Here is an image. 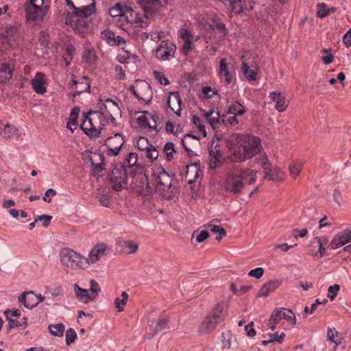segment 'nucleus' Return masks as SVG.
Instances as JSON below:
<instances>
[{"label": "nucleus", "instance_id": "nucleus-29", "mask_svg": "<svg viewBox=\"0 0 351 351\" xmlns=\"http://www.w3.org/2000/svg\"><path fill=\"white\" fill-rule=\"evenodd\" d=\"M169 322V320L167 317L159 319L158 320L155 322L152 321V323L149 324V330L152 332L149 333V337L152 338L156 334L165 329L167 327Z\"/></svg>", "mask_w": 351, "mask_h": 351}, {"label": "nucleus", "instance_id": "nucleus-1", "mask_svg": "<svg viewBox=\"0 0 351 351\" xmlns=\"http://www.w3.org/2000/svg\"><path fill=\"white\" fill-rule=\"evenodd\" d=\"M226 147L230 151V158L234 162L250 159L262 149L260 138L253 135L232 134L226 140Z\"/></svg>", "mask_w": 351, "mask_h": 351}, {"label": "nucleus", "instance_id": "nucleus-16", "mask_svg": "<svg viewBox=\"0 0 351 351\" xmlns=\"http://www.w3.org/2000/svg\"><path fill=\"white\" fill-rule=\"evenodd\" d=\"M101 38L111 47H122L125 44V38L110 29H105L101 33Z\"/></svg>", "mask_w": 351, "mask_h": 351}, {"label": "nucleus", "instance_id": "nucleus-21", "mask_svg": "<svg viewBox=\"0 0 351 351\" xmlns=\"http://www.w3.org/2000/svg\"><path fill=\"white\" fill-rule=\"evenodd\" d=\"M167 104L171 111L179 117L181 116L182 99L178 92L169 93L167 97Z\"/></svg>", "mask_w": 351, "mask_h": 351}, {"label": "nucleus", "instance_id": "nucleus-11", "mask_svg": "<svg viewBox=\"0 0 351 351\" xmlns=\"http://www.w3.org/2000/svg\"><path fill=\"white\" fill-rule=\"evenodd\" d=\"M169 3V0H138V3L144 11V21L149 23V20L152 18L161 8L165 7Z\"/></svg>", "mask_w": 351, "mask_h": 351}, {"label": "nucleus", "instance_id": "nucleus-8", "mask_svg": "<svg viewBox=\"0 0 351 351\" xmlns=\"http://www.w3.org/2000/svg\"><path fill=\"white\" fill-rule=\"evenodd\" d=\"M117 25L122 29L131 27L135 32H138L141 29L145 28L149 23L144 21L142 16L133 10L130 7L126 8L125 12L118 17Z\"/></svg>", "mask_w": 351, "mask_h": 351}, {"label": "nucleus", "instance_id": "nucleus-37", "mask_svg": "<svg viewBox=\"0 0 351 351\" xmlns=\"http://www.w3.org/2000/svg\"><path fill=\"white\" fill-rule=\"evenodd\" d=\"M121 252L125 254H130L135 253L138 247V244L134 243L132 241H123L121 243Z\"/></svg>", "mask_w": 351, "mask_h": 351}, {"label": "nucleus", "instance_id": "nucleus-26", "mask_svg": "<svg viewBox=\"0 0 351 351\" xmlns=\"http://www.w3.org/2000/svg\"><path fill=\"white\" fill-rule=\"evenodd\" d=\"M134 95L139 99L144 101H149L151 99L152 89L149 84L144 82L141 86H137L133 91Z\"/></svg>", "mask_w": 351, "mask_h": 351}, {"label": "nucleus", "instance_id": "nucleus-42", "mask_svg": "<svg viewBox=\"0 0 351 351\" xmlns=\"http://www.w3.org/2000/svg\"><path fill=\"white\" fill-rule=\"evenodd\" d=\"M126 8L128 7L117 3L109 9V14L112 18L119 17L125 12Z\"/></svg>", "mask_w": 351, "mask_h": 351}, {"label": "nucleus", "instance_id": "nucleus-57", "mask_svg": "<svg viewBox=\"0 0 351 351\" xmlns=\"http://www.w3.org/2000/svg\"><path fill=\"white\" fill-rule=\"evenodd\" d=\"M77 337V334L74 329L69 328L66 331V343L67 345L74 342Z\"/></svg>", "mask_w": 351, "mask_h": 351}, {"label": "nucleus", "instance_id": "nucleus-10", "mask_svg": "<svg viewBox=\"0 0 351 351\" xmlns=\"http://www.w3.org/2000/svg\"><path fill=\"white\" fill-rule=\"evenodd\" d=\"M220 82L226 86L236 81V69L233 63L228 62L226 58H221L217 70Z\"/></svg>", "mask_w": 351, "mask_h": 351}, {"label": "nucleus", "instance_id": "nucleus-5", "mask_svg": "<svg viewBox=\"0 0 351 351\" xmlns=\"http://www.w3.org/2000/svg\"><path fill=\"white\" fill-rule=\"evenodd\" d=\"M152 178L157 191L164 198L171 199L174 197L176 188L172 185V176L163 167L156 168L153 171Z\"/></svg>", "mask_w": 351, "mask_h": 351}, {"label": "nucleus", "instance_id": "nucleus-40", "mask_svg": "<svg viewBox=\"0 0 351 351\" xmlns=\"http://www.w3.org/2000/svg\"><path fill=\"white\" fill-rule=\"evenodd\" d=\"M245 112L244 107L238 101H234L230 104L228 113L234 115H243Z\"/></svg>", "mask_w": 351, "mask_h": 351}, {"label": "nucleus", "instance_id": "nucleus-7", "mask_svg": "<svg viewBox=\"0 0 351 351\" xmlns=\"http://www.w3.org/2000/svg\"><path fill=\"white\" fill-rule=\"evenodd\" d=\"M23 8L27 21L39 23L46 16L49 4L47 0H27Z\"/></svg>", "mask_w": 351, "mask_h": 351}, {"label": "nucleus", "instance_id": "nucleus-41", "mask_svg": "<svg viewBox=\"0 0 351 351\" xmlns=\"http://www.w3.org/2000/svg\"><path fill=\"white\" fill-rule=\"evenodd\" d=\"M75 49L71 45H66L65 51L63 53V60L65 62V66H69L73 60Z\"/></svg>", "mask_w": 351, "mask_h": 351}, {"label": "nucleus", "instance_id": "nucleus-6", "mask_svg": "<svg viewBox=\"0 0 351 351\" xmlns=\"http://www.w3.org/2000/svg\"><path fill=\"white\" fill-rule=\"evenodd\" d=\"M226 315V305L225 302H220L217 303L210 314L202 322L199 332L202 335L210 333L219 323L224 320Z\"/></svg>", "mask_w": 351, "mask_h": 351}, {"label": "nucleus", "instance_id": "nucleus-63", "mask_svg": "<svg viewBox=\"0 0 351 351\" xmlns=\"http://www.w3.org/2000/svg\"><path fill=\"white\" fill-rule=\"evenodd\" d=\"M324 53H327L326 55L322 56V60L325 64H330L334 60L332 54L328 53L327 49H324L322 51Z\"/></svg>", "mask_w": 351, "mask_h": 351}, {"label": "nucleus", "instance_id": "nucleus-55", "mask_svg": "<svg viewBox=\"0 0 351 351\" xmlns=\"http://www.w3.org/2000/svg\"><path fill=\"white\" fill-rule=\"evenodd\" d=\"M329 14V10L326 4L319 3L317 5V16L319 18H324Z\"/></svg>", "mask_w": 351, "mask_h": 351}, {"label": "nucleus", "instance_id": "nucleus-23", "mask_svg": "<svg viewBox=\"0 0 351 351\" xmlns=\"http://www.w3.org/2000/svg\"><path fill=\"white\" fill-rule=\"evenodd\" d=\"M47 80L45 74L42 73H36L34 77L31 81V84L34 90L40 95H43L47 92L45 84Z\"/></svg>", "mask_w": 351, "mask_h": 351}, {"label": "nucleus", "instance_id": "nucleus-49", "mask_svg": "<svg viewBox=\"0 0 351 351\" xmlns=\"http://www.w3.org/2000/svg\"><path fill=\"white\" fill-rule=\"evenodd\" d=\"M209 237V233L207 230H202L201 231L195 230L192 234V239L195 238L198 243H202Z\"/></svg>", "mask_w": 351, "mask_h": 351}, {"label": "nucleus", "instance_id": "nucleus-9", "mask_svg": "<svg viewBox=\"0 0 351 351\" xmlns=\"http://www.w3.org/2000/svg\"><path fill=\"white\" fill-rule=\"evenodd\" d=\"M62 265L71 269H84L88 267L86 258L69 248H63L60 252Z\"/></svg>", "mask_w": 351, "mask_h": 351}, {"label": "nucleus", "instance_id": "nucleus-59", "mask_svg": "<svg viewBox=\"0 0 351 351\" xmlns=\"http://www.w3.org/2000/svg\"><path fill=\"white\" fill-rule=\"evenodd\" d=\"M154 75L158 80L161 84L168 85L169 82L168 79L165 76L164 73L160 71H154Z\"/></svg>", "mask_w": 351, "mask_h": 351}, {"label": "nucleus", "instance_id": "nucleus-64", "mask_svg": "<svg viewBox=\"0 0 351 351\" xmlns=\"http://www.w3.org/2000/svg\"><path fill=\"white\" fill-rule=\"evenodd\" d=\"M343 42L346 47H350L351 46V28L343 36Z\"/></svg>", "mask_w": 351, "mask_h": 351}, {"label": "nucleus", "instance_id": "nucleus-43", "mask_svg": "<svg viewBox=\"0 0 351 351\" xmlns=\"http://www.w3.org/2000/svg\"><path fill=\"white\" fill-rule=\"evenodd\" d=\"M163 152L165 154V158L168 161H171L174 158V154L176 153L174 144L171 142L167 143L163 148Z\"/></svg>", "mask_w": 351, "mask_h": 351}, {"label": "nucleus", "instance_id": "nucleus-54", "mask_svg": "<svg viewBox=\"0 0 351 351\" xmlns=\"http://www.w3.org/2000/svg\"><path fill=\"white\" fill-rule=\"evenodd\" d=\"M210 230L215 233H219V235L216 237L217 240H220L223 237L226 235L225 230L219 226L217 225H209Z\"/></svg>", "mask_w": 351, "mask_h": 351}, {"label": "nucleus", "instance_id": "nucleus-62", "mask_svg": "<svg viewBox=\"0 0 351 351\" xmlns=\"http://www.w3.org/2000/svg\"><path fill=\"white\" fill-rule=\"evenodd\" d=\"M52 217L47 215H43L39 216L35 219V221L38 222V221H43V226L45 228L48 227L49 225L50 221L51 220Z\"/></svg>", "mask_w": 351, "mask_h": 351}, {"label": "nucleus", "instance_id": "nucleus-22", "mask_svg": "<svg viewBox=\"0 0 351 351\" xmlns=\"http://www.w3.org/2000/svg\"><path fill=\"white\" fill-rule=\"evenodd\" d=\"M218 143V141L217 142ZM215 141H213L211 145L209 147V161L208 165L210 169L217 168L221 163L222 153L219 148L217 144L214 145Z\"/></svg>", "mask_w": 351, "mask_h": 351}, {"label": "nucleus", "instance_id": "nucleus-39", "mask_svg": "<svg viewBox=\"0 0 351 351\" xmlns=\"http://www.w3.org/2000/svg\"><path fill=\"white\" fill-rule=\"evenodd\" d=\"M83 60L89 64H93L97 59V55L93 47H86L83 52Z\"/></svg>", "mask_w": 351, "mask_h": 351}, {"label": "nucleus", "instance_id": "nucleus-25", "mask_svg": "<svg viewBox=\"0 0 351 351\" xmlns=\"http://www.w3.org/2000/svg\"><path fill=\"white\" fill-rule=\"evenodd\" d=\"M104 109L106 110L109 116L114 120V117H121V110L119 104L114 100L106 99L103 100Z\"/></svg>", "mask_w": 351, "mask_h": 351}, {"label": "nucleus", "instance_id": "nucleus-44", "mask_svg": "<svg viewBox=\"0 0 351 351\" xmlns=\"http://www.w3.org/2000/svg\"><path fill=\"white\" fill-rule=\"evenodd\" d=\"M207 30H212L214 32L218 31V32L220 34V37H223L226 34V25L224 23L220 22L217 23L213 21L212 24L208 25Z\"/></svg>", "mask_w": 351, "mask_h": 351}, {"label": "nucleus", "instance_id": "nucleus-60", "mask_svg": "<svg viewBox=\"0 0 351 351\" xmlns=\"http://www.w3.org/2000/svg\"><path fill=\"white\" fill-rule=\"evenodd\" d=\"M3 131H4V134L5 137H10L11 135L16 132L17 129L15 127L10 125L9 123H6L3 125Z\"/></svg>", "mask_w": 351, "mask_h": 351}, {"label": "nucleus", "instance_id": "nucleus-17", "mask_svg": "<svg viewBox=\"0 0 351 351\" xmlns=\"http://www.w3.org/2000/svg\"><path fill=\"white\" fill-rule=\"evenodd\" d=\"M14 64L11 59H0V82L6 83L12 76Z\"/></svg>", "mask_w": 351, "mask_h": 351}, {"label": "nucleus", "instance_id": "nucleus-3", "mask_svg": "<svg viewBox=\"0 0 351 351\" xmlns=\"http://www.w3.org/2000/svg\"><path fill=\"white\" fill-rule=\"evenodd\" d=\"M256 171L250 169H243L239 174L229 173L225 181V190L231 193L239 194L245 186L244 180L249 184H253L256 182Z\"/></svg>", "mask_w": 351, "mask_h": 351}, {"label": "nucleus", "instance_id": "nucleus-61", "mask_svg": "<svg viewBox=\"0 0 351 351\" xmlns=\"http://www.w3.org/2000/svg\"><path fill=\"white\" fill-rule=\"evenodd\" d=\"M263 269L262 267H257L254 269H252L251 271H250L248 273V276L258 279L263 276Z\"/></svg>", "mask_w": 351, "mask_h": 351}, {"label": "nucleus", "instance_id": "nucleus-38", "mask_svg": "<svg viewBox=\"0 0 351 351\" xmlns=\"http://www.w3.org/2000/svg\"><path fill=\"white\" fill-rule=\"evenodd\" d=\"M90 0H66V5L69 8V10H76L83 9L90 3Z\"/></svg>", "mask_w": 351, "mask_h": 351}, {"label": "nucleus", "instance_id": "nucleus-48", "mask_svg": "<svg viewBox=\"0 0 351 351\" xmlns=\"http://www.w3.org/2000/svg\"><path fill=\"white\" fill-rule=\"evenodd\" d=\"M137 161H138V156H137L136 153H134V152L128 153L125 158L123 166L127 165L129 167H132L137 163Z\"/></svg>", "mask_w": 351, "mask_h": 351}, {"label": "nucleus", "instance_id": "nucleus-18", "mask_svg": "<svg viewBox=\"0 0 351 351\" xmlns=\"http://www.w3.org/2000/svg\"><path fill=\"white\" fill-rule=\"evenodd\" d=\"M179 36L183 40L181 49L182 53L184 56H187L195 49V45L193 42V34L189 29H181L179 31Z\"/></svg>", "mask_w": 351, "mask_h": 351}, {"label": "nucleus", "instance_id": "nucleus-27", "mask_svg": "<svg viewBox=\"0 0 351 351\" xmlns=\"http://www.w3.org/2000/svg\"><path fill=\"white\" fill-rule=\"evenodd\" d=\"M271 100L276 103L275 108L278 112H283L286 110L287 104H286V99L285 95L281 92H271L269 94Z\"/></svg>", "mask_w": 351, "mask_h": 351}, {"label": "nucleus", "instance_id": "nucleus-19", "mask_svg": "<svg viewBox=\"0 0 351 351\" xmlns=\"http://www.w3.org/2000/svg\"><path fill=\"white\" fill-rule=\"evenodd\" d=\"M351 241V229L346 228L336 234L330 242L332 249L336 250Z\"/></svg>", "mask_w": 351, "mask_h": 351}, {"label": "nucleus", "instance_id": "nucleus-53", "mask_svg": "<svg viewBox=\"0 0 351 351\" xmlns=\"http://www.w3.org/2000/svg\"><path fill=\"white\" fill-rule=\"evenodd\" d=\"M149 141L145 137H140L136 143V147L141 151H147V149L151 146Z\"/></svg>", "mask_w": 351, "mask_h": 351}, {"label": "nucleus", "instance_id": "nucleus-50", "mask_svg": "<svg viewBox=\"0 0 351 351\" xmlns=\"http://www.w3.org/2000/svg\"><path fill=\"white\" fill-rule=\"evenodd\" d=\"M153 114L149 113L147 112H143V114L139 116L137 118L138 123L143 128H146L147 125H149L148 121L150 119H152Z\"/></svg>", "mask_w": 351, "mask_h": 351}, {"label": "nucleus", "instance_id": "nucleus-30", "mask_svg": "<svg viewBox=\"0 0 351 351\" xmlns=\"http://www.w3.org/2000/svg\"><path fill=\"white\" fill-rule=\"evenodd\" d=\"M74 86H75L74 97L80 95L83 92L90 91V86L87 77L84 76L77 81L73 80L71 85L72 89H73Z\"/></svg>", "mask_w": 351, "mask_h": 351}, {"label": "nucleus", "instance_id": "nucleus-33", "mask_svg": "<svg viewBox=\"0 0 351 351\" xmlns=\"http://www.w3.org/2000/svg\"><path fill=\"white\" fill-rule=\"evenodd\" d=\"M80 108L74 107L70 113V118L67 122V128L73 132L77 127V118L80 114Z\"/></svg>", "mask_w": 351, "mask_h": 351}, {"label": "nucleus", "instance_id": "nucleus-35", "mask_svg": "<svg viewBox=\"0 0 351 351\" xmlns=\"http://www.w3.org/2000/svg\"><path fill=\"white\" fill-rule=\"evenodd\" d=\"M203 116L213 128H215L219 123V113L218 112H214V110L204 111Z\"/></svg>", "mask_w": 351, "mask_h": 351}, {"label": "nucleus", "instance_id": "nucleus-14", "mask_svg": "<svg viewBox=\"0 0 351 351\" xmlns=\"http://www.w3.org/2000/svg\"><path fill=\"white\" fill-rule=\"evenodd\" d=\"M125 138L122 134L115 133L113 136L106 139L105 145L106 146V154L110 156H116L119 155L121 150L123 148Z\"/></svg>", "mask_w": 351, "mask_h": 351}, {"label": "nucleus", "instance_id": "nucleus-52", "mask_svg": "<svg viewBox=\"0 0 351 351\" xmlns=\"http://www.w3.org/2000/svg\"><path fill=\"white\" fill-rule=\"evenodd\" d=\"M313 243H317L318 245L319 257L324 256L326 255V248L324 244L326 243V239L317 237L313 239Z\"/></svg>", "mask_w": 351, "mask_h": 351}, {"label": "nucleus", "instance_id": "nucleus-2", "mask_svg": "<svg viewBox=\"0 0 351 351\" xmlns=\"http://www.w3.org/2000/svg\"><path fill=\"white\" fill-rule=\"evenodd\" d=\"M95 12V3L91 0L86 8L80 10H67L66 24L75 32L84 35L90 30V21L88 17Z\"/></svg>", "mask_w": 351, "mask_h": 351}, {"label": "nucleus", "instance_id": "nucleus-24", "mask_svg": "<svg viewBox=\"0 0 351 351\" xmlns=\"http://www.w3.org/2000/svg\"><path fill=\"white\" fill-rule=\"evenodd\" d=\"M19 302L31 309L38 305L37 295L34 291H25L19 297Z\"/></svg>", "mask_w": 351, "mask_h": 351}, {"label": "nucleus", "instance_id": "nucleus-58", "mask_svg": "<svg viewBox=\"0 0 351 351\" xmlns=\"http://www.w3.org/2000/svg\"><path fill=\"white\" fill-rule=\"evenodd\" d=\"M146 156L151 159L152 160H154L155 159H157L158 157V152L154 147V146L151 145L147 150L146 151Z\"/></svg>", "mask_w": 351, "mask_h": 351}, {"label": "nucleus", "instance_id": "nucleus-36", "mask_svg": "<svg viewBox=\"0 0 351 351\" xmlns=\"http://www.w3.org/2000/svg\"><path fill=\"white\" fill-rule=\"evenodd\" d=\"M304 163L305 161L303 160H298L290 163L289 171L293 178H296L300 174Z\"/></svg>", "mask_w": 351, "mask_h": 351}, {"label": "nucleus", "instance_id": "nucleus-13", "mask_svg": "<svg viewBox=\"0 0 351 351\" xmlns=\"http://www.w3.org/2000/svg\"><path fill=\"white\" fill-rule=\"evenodd\" d=\"M110 182L114 191H121L125 187L127 175L123 167H114L108 175Z\"/></svg>", "mask_w": 351, "mask_h": 351}, {"label": "nucleus", "instance_id": "nucleus-31", "mask_svg": "<svg viewBox=\"0 0 351 351\" xmlns=\"http://www.w3.org/2000/svg\"><path fill=\"white\" fill-rule=\"evenodd\" d=\"M269 162L265 158L263 164V169L265 170V177L272 180H279L283 177V172L279 168L269 169Z\"/></svg>", "mask_w": 351, "mask_h": 351}, {"label": "nucleus", "instance_id": "nucleus-15", "mask_svg": "<svg viewBox=\"0 0 351 351\" xmlns=\"http://www.w3.org/2000/svg\"><path fill=\"white\" fill-rule=\"evenodd\" d=\"M176 46L169 40H162L156 49L155 56L161 61L169 60L174 57Z\"/></svg>", "mask_w": 351, "mask_h": 351}, {"label": "nucleus", "instance_id": "nucleus-56", "mask_svg": "<svg viewBox=\"0 0 351 351\" xmlns=\"http://www.w3.org/2000/svg\"><path fill=\"white\" fill-rule=\"evenodd\" d=\"M339 289L340 286L337 284H335L333 286H330L328 289V298H329L331 300H334L335 298L337 296Z\"/></svg>", "mask_w": 351, "mask_h": 351}, {"label": "nucleus", "instance_id": "nucleus-45", "mask_svg": "<svg viewBox=\"0 0 351 351\" xmlns=\"http://www.w3.org/2000/svg\"><path fill=\"white\" fill-rule=\"evenodd\" d=\"M128 299V294L125 291H123L121 293V298H117L114 301L115 307L117 308L119 312L123 311V307L126 304Z\"/></svg>", "mask_w": 351, "mask_h": 351}, {"label": "nucleus", "instance_id": "nucleus-34", "mask_svg": "<svg viewBox=\"0 0 351 351\" xmlns=\"http://www.w3.org/2000/svg\"><path fill=\"white\" fill-rule=\"evenodd\" d=\"M280 283L276 280L270 281L265 284L259 291V295L263 297L268 296L278 287Z\"/></svg>", "mask_w": 351, "mask_h": 351}, {"label": "nucleus", "instance_id": "nucleus-47", "mask_svg": "<svg viewBox=\"0 0 351 351\" xmlns=\"http://www.w3.org/2000/svg\"><path fill=\"white\" fill-rule=\"evenodd\" d=\"M193 123L197 127V128L198 129L199 132L202 134V135L204 137L206 136V131L204 123V121L199 117L194 115L193 117Z\"/></svg>", "mask_w": 351, "mask_h": 351}, {"label": "nucleus", "instance_id": "nucleus-46", "mask_svg": "<svg viewBox=\"0 0 351 351\" xmlns=\"http://www.w3.org/2000/svg\"><path fill=\"white\" fill-rule=\"evenodd\" d=\"M64 326L63 324H58L55 325H49V330L50 332L56 337H61L64 332Z\"/></svg>", "mask_w": 351, "mask_h": 351}, {"label": "nucleus", "instance_id": "nucleus-20", "mask_svg": "<svg viewBox=\"0 0 351 351\" xmlns=\"http://www.w3.org/2000/svg\"><path fill=\"white\" fill-rule=\"evenodd\" d=\"M241 70L248 81H254L256 79L258 68L254 61L248 62L244 56H241Z\"/></svg>", "mask_w": 351, "mask_h": 351}, {"label": "nucleus", "instance_id": "nucleus-32", "mask_svg": "<svg viewBox=\"0 0 351 351\" xmlns=\"http://www.w3.org/2000/svg\"><path fill=\"white\" fill-rule=\"evenodd\" d=\"M74 292L77 298L83 303H88L95 299L94 293H90L88 289H82L77 285L74 286Z\"/></svg>", "mask_w": 351, "mask_h": 351}, {"label": "nucleus", "instance_id": "nucleus-4", "mask_svg": "<svg viewBox=\"0 0 351 351\" xmlns=\"http://www.w3.org/2000/svg\"><path fill=\"white\" fill-rule=\"evenodd\" d=\"M106 124L103 112L93 111L85 114L81 129L91 138H97L101 135V130Z\"/></svg>", "mask_w": 351, "mask_h": 351}, {"label": "nucleus", "instance_id": "nucleus-28", "mask_svg": "<svg viewBox=\"0 0 351 351\" xmlns=\"http://www.w3.org/2000/svg\"><path fill=\"white\" fill-rule=\"evenodd\" d=\"M106 246L104 243L97 245L89 253V257L86 258L88 267L90 264L95 263L99 260L101 256L105 254Z\"/></svg>", "mask_w": 351, "mask_h": 351}, {"label": "nucleus", "instance_id": "nucleus-51", "mask_svg": "<svg viewBox=\"0 0 351 351\" xmlns=\"http://www.w3.org/2000/svg\"><path fill=\"white\" fill-rule=\"evenodd\" d=\"M9 329L23 326L25 328L27 326V318L23 317L22 322H19L12 318H8Z\"/></svg>", "mask_w": 351, "mask_h": 351}, {"label": "nucleus", "instance_id": "nucleus-12", "mask_svg": "<svg viewBox=\"0 0 351 351\" xmlns=\"http://www.w3.org/2000/svg\"><path fill=\"white\" fill-rule=\"evenodd\" d=\"M286 319L291 324H296V317L293 312L286 308H276L271 313L269 319V326L272 330L276 328V325L281 319Z\"/></svg>", "mask_w": 351, "mask_h": 351}]
</instances>
